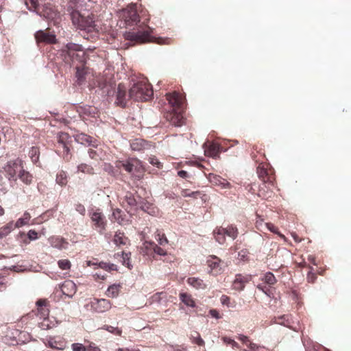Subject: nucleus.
I'll list each match as a JSON object with an SVG mask.
<instances>
[{
	"label": "nucleus",
	"instance_id": "f257e3e1",
	"mask_svg": "<svg viewBox=\"0 0 351 351\" xmlns=\"http://www.w3.org/2000/svg\"><path fill=\"white\" fill-rule=\"evenodd\" d=\"M80 4L78 0H69L67 3L66 10L69 13L73 25L82 32L83 36L86 39L93 38L99 33L100 27L96 19L97 16L93 13L87 15L79 11Z\"/></svg>",
	"mask_w": 351,
	"mask_h": 351
},
{
	"label": "nucleus",
	"instance_id": "f03ea898",
	"mask_svg": "<svg viewBox=\"0 0 351 351\" xmlns=\"http://www.w3.org/2000/svg\"><path fill=\"white\" fill-rule=\"evenodd\" d=\"M154 95L152 86L145 80L139 81L130 88L128 97L137 101H147Z\"/></svg>",
	"mask_w": 351,
	"mask_h": 351
},
{
	"label": "nucleus",
	"instance_id": "7ed1b4c3",
	"mask_svg": "<svg viewBox=\"0 0 351 351\" xmlns=\"http://www.w3.org/2000/svg\"><path fill=\"white\" fill-rule=\"evenodd\" d=\"M152 32V29L147 26L146 29L143 31H138L137 32H128L125 34V38L128 40L139 43L149 42L156 43L159 45H169L171 43V40L169 38H155L151 35Z\"/></svg>",
	"mask_w": 351,
	"mask_h": 351
},
{
	"label": "nucleus",
	"instance_id": "20e7f679",
	"mask_svg": "<svg viewBox=\"0 0 351 351\" xmlns=\"http://www.w3.org/2000/svg\"><path fill=\"white\" fill-rule=\"evenodd\" d=\"M116 167L119 169H124L130 173L134 179L137 180H140L143 178L145 171L141 161L134 158L125 160H118L116 162Z\"/></svg>",
	"mask_w": 351,
	"mask_h": 351
},
{
	"label": "nucleus",
	"instance_id": "39448f33",
	"mask_svg": "<svg viewBox=\"0 0 351 351\" xmlns=\"http://www.w3.org/2000/svg\"><path fill=\"white\" fill-rule=\"evenodd\" d=\"M64 52H66L65 60L71 62H78L83 63L85 62V52L81 45L75 43H68L65 46Z\"/></svg>",
	"mask_w": 351,
	"mask_h": 351
},
{
	"label": "nucleus",
	"instance_id": "423d86ee",
	"mask_svg": "<svg viewBox=\"0 0 351 351\" xmlns=\"http://www.w3.org/2000/svg\"><path fill=\"white\" fill-rule=\"evenodd\" d=\"M121 21H124L125 25H133L139 21V16L137 13L136 4L130 3L127 8L119 12Z\"/></svg>",
	"mask_w": 351,
	"mask_h": 351
},
{
	"label": "nucleus",
	"instance_id": "0eeeda50",
	"mask_svg": "<svg viewBox=\"0 0 351 351\" xmlns=\"http://www.w3.org/2000/svg\"><path fill=\"white\" fill-rule=\"evenodd\" d=\"M24 168V161L17 158L14 160L8 161L3 167L6 177L9 180L16 181L19 174Z\"/></svg>",
	"mask_w": 351,
	"mask_h": 351
},
{
	"label": "nucleus",
	"instance_id": "6e6552de",
	"mask_svg": "<svg viewBox=\"0 0 351 351\" xmlns=\"http://www.w3.org/2000/svg\"><path fill=\"white\" fill-rule=\"evenodd\" d=\"M256 173L259 179L264 183L271 186L274 185L276 180L275 171L270 164L267 162H261L256 168Z\"/></svg>",
	"mask_w": 351,
	"mask_h": 351
},
{
	"label": "nucleus",
	"instance_id": "1a4fd4ad",
	"mask_svg": "<svg viewBox=\"0 0 351 351\" xmlns=\"http://www.w3.org/2000/svg\"><path fill=\"white\" fill-rule=\"evenodd\" d=\"M206 264L209 268L208 273L213 276L222 274L226 266L224 262L215 255L208 256L206 259Z\"/></svg>",
	"mask_w": 351,
	"mask_h": 351
},
{
	"label": "nucleus",
	"instance_id": "9d476101",
	"mask_svg": "<svg viewBox=\"0 0 351 351\" xmlns=\"http://www.w3.org/2000/svg\"><path fill=\"white\" fill-rule=\"evenodd\" d=\"M90 217L93 224L94 228L98 231L99 234H103L106 230L107 221L104 214L99 210L90 213Z\"/></svg>",
	"mask_w": 351,
	"mask_h": 351
},
{
	"label": "nucleus",
	"instance_id": "9b49d317",
	"mask_svg": "<svg viewBox=\"0 0 351 351\" xmlns=\"http://www.w3.org/2000/svg\"><path fill=\"white\" fill-rule=\"evenodd\" d=\"M90 306L93 311L102 313L109 311L112 308V302L105 298H93L90 302Z\"/></svg>",
	"mask_w": 351,
	"mask_h": 351
},
{
	"label": "nucleus",
	"instance_id": "f8f14e48",
	"mask_svg": "<svg viewBox=\"0 0 351 351\" xmlns=\"http://www.w3.org/2000/svg\"><path fill=\"white\" fill-rule=\"evenodd\" d=\"M166 98L173 110H180L184 103V99L181 94L178 92H173L166 94Z\"/></svg>",
	"mask_w": 351,
	"mask_h": 351
},
{
	"label": "nucleus",
	"instance_id": "ddd939ff",
	"mask_svg": "<svg viewBox=\"0 0 351 351\" xmlns=\"http://www.w3.org/2000/svg\"><path fill=\"white\" fill-rule=\"evenodd\" d=\"M179 110H172L165 114L166 119L174 126H181L184 123V117Z\"/></svg>",
	"mask_w": 351,
	"mask_h": 351
},
{
	"label": "nucleus",
	"instance_id": "4468645a",
	"mask_svg": "<svg viewBox=\"0 0 351 351\" xmlns=\"http://www.w3.org/2000/svg\"><path fill=\"white\" fill-rule=\"evenodd\" d=\"M35 38L38 43H45L48 44L55 43L56 41V36L50 32L46 30H39L35 34Z\"/></svg>",
	"mask_w": 351,
	"mask_h": 351
},
{
	"label": "nucleus",
	"instance_id": "2eb2a0df",
	"mask_svg": "<svg viewBox=\"0 0 351 351\" xmlns=\"http://www.w3.org/2000/svg\"><path fill=\"white\" fill-rule=\"evenodd\" d=\"M252 276L250 274L243 275L237 274L233 282V289L237 291H242L245 288V284L251 281Z\"/></svg>",
	"mask_w": 351,
	"mask_h": 351
},
{
	"label": "nucleus",
	"instance_id": "dca6fc26",
	"mask_svg": "<svg viewBox=\"0 0 351 351\" xmlns=\"http://www.w3.org/2000/svg\"><path fill=\"white\" fill-rule=\"evenodd\" d=\"M63 295L71 298L77 291V286L73 281L67 280L59 285Z\"/></svg>",
	"mask_w": 351,
	"mask_h": 351
},
{
	"label": "nucleus",
	"instance_id": "f3484780",
	"mask_svg": "<svg viewBox=\"0 0 351 351\" xmlns=\"http://www.w3.org/2000/svg\"><path fill=\"white\" fill-rule=\"evenodd\" d=\"M152 144L143 138H138L130 141V147L135 152H143L150 149Z\"/></svg>",
	"mask_w": 351,
	"mask_h": 351
},
{
	"label": "nucleus",
	"instance_id": "a211bd4d",
	"mask_svg": "<svg viewBox=\"0 0 351 351\" xmlns=\"http://www.w3.org/2000/svg\"><path fill=\"white\" fill-rule=\"evenodd\" d=\"M126 91V87L123 84H119L118 85L115 104L122 108H125L127 104L128 95Z\"/></svg>",
	"mask_w": 351,
	"mask_h": 351
},
{
	"label": "nucleus",
	"instance_id": "6ab92c4d",
	"mask_svg": "<svg viewBox=\"0 0 351 351\" xmlns=\"http://www.w3.org/2000/svg\"><path fill=\"white\" fill-rule=\"evenodd\" d=\"M56 152L59 155L62 156L63 159L68 162L71 158V154L70 153V147L71 146L67 145L64 143H56Z\"/></svg>",
	"mask_w": 351,
	"mask_h": 351
},
{
	"label": "nucleus",
	"instance_id": "aec40b11",
	"mask_svg": "<svg viewBox=\"0 0 351 351\" xmlns=\"http://www.w3.org/2000/svg\"><path fill=\"white\" fill-rule=\"evenodd\" d=\"M47 300L40 299L36 302L37 310L36 314L40 317V319L48 317L49 310L47 307Z\"/></svg>",
	"mask_w": 351,
	"mask_h": 351
},
{
	"label": "nucleus",
	"instance_id": "412c9836",
	"mask_svg": "<svg viewBox=\"0 0 351 351\" xmlns=\"http://www.w3.org/2000/svg\"><path fill=\"white\" fill-rule=\"evenodd\" d=\"M46 345L53 349L63 350L66 347V342L63 338L53 337L50 338Z\"/></svg>",
	"mask_w": 351,
	"mask_h": 351
},
{
	"label": "nucleus",
	"instance_id": "4be33fe9",
	"mask_svg": "<svg viewBox=\"0 0 351 351\" xmlns=\"http://www.w3.org/2000/svg\"><path fill=\"white\" fill-rule=\"evenodd\" d=\"M50 245L58 250L66 249L69 244L68 241L63 237L58 236H52L49 238Z\"/></svg>",
	"mask_w": 351,
	"mask_h": 351
},
{
	"label": "nucleus",
	"instance_id": "5701e85b",
	"mask_svg": "<svg viewBox=\"0 0 351 351\" xmlns=\"http://www.w3.org/2000/svg\"><path fill=\"white\" fill-rule=\"evenodd\" d=\"M122 285L121 283L113 284L108 287L106 291V295L108 298H117L121 291Z\"/></svg>",
	"mask_w": 351,
	"mask_h": 351
},
{
	"label": "nucleus",
	"instance_id": "b1692460",
	"mask_svg": "<svg viewBox=\"0 0 351 351\" xmlns=\"http://www.w3.org/2000/svg\"><path fill=\"white\" fill-rule=\"evenodd\" d=\"M113 242L117 246L126 245L129 243V239L124 232L117 231L113 238Z\"/></svg>",
	"mask_w": 351,
	"mask_h": 351
},
{
	"label": "nucleus",
	"instance_id": "393cba45",
	"mask_svg": "<svg viewBox=\"0 0 351 351\" xmlns=\"http://www.w3.org/2000/svg\"><path fill=\"white\" fill-rule=\"evenodd\" d=\"M75 140L81 144L87 145H93L95 146V141H93V137L88 136L84 133L77 134L75 136Z\"/></svg>",
	"mask_w": 351,
	"mask_h": 351
},
{
	"label": "nucleus",
	"instance_id": "a878e982",
	"mask_svg": "<svg viewBox=\"0 0 351 351\" xmlns=\"http://www.w3.org/2000/svg\"><path fill=\"white\" fill-rule=\"evenodd\" d=\"M179 298L180 301L186 306L194 308L196 303L192 295L188 293H180Z\"/></svg>",
	"mask_w": 351,
	"mask_h": 351
},
{
	"label": "nucleus",
	"instance_id": "bb28decb",
	"mask_svg": "<svg viewBox=\"0 0 351 351\" xmlns=\"http://www.w3.org/2000/svg\"><path fill=\"white\" fill-rule=\"evenodd\" d=\"M215 240L220 244H223L226 241V232L223 227H217L213 231Z\"/></svg>",
	"mask_w": 351,
	"mask_h": 351
},
{
	"label": "nucleus",
	"instance_id": "cd10ccee",
	"mask_svg": "<svg viewBox=\"0 0 351 351\" xmlns=\"http://www.w3.org/2000/svg\"><path fill=\"white\" fill-rule=\"evenodd\" d=\"M17 178H19L25 184L29 185L32 183L34 177L29 171L25 170L23 168Z\"/></svg>",
	"mask_w": 351,
	"mask_h": 351
},
{
	"label": "nucleus",
	"instance_id": "c85d7f7f",
	"mask_svg": "<svg viewBox=\"0 0 351 351\" xmlns=\"http://www.w3.org/2000/svg\"><path fill=\"white\" fill-rule=\"evenodd\" d=\"M15 228L13 221H11L0 228V239L8 236Z\"/></svg>",
	"mask_w": 351,
	"mask_h": 351
},
{
	"label": "nucleus",
	"instance_id": "c756f323",
	"mask_svg": "<svg viewBox=\"0 0 351 351\" xmlns=\"http://www.w3.org/2000/svg\"><path fill=\"white\" fill-rule=\"evenodd\" d=\"M31 215L27 211H25L23 216L17 219V221L14 223L15 228H19L29 223V221L31 219Z\"/></svg>",
	"mask_w": 351,
	"mask_h": 351
},
{
	"label": "nucleus",
	"instance_id": "7c9ffc66",
	"mask_svg": "<svg viewBox=\"0 0 351 351\" xmlns=\"http://www.w3.org/2000/svg\"><path fill=\"white\" fill-rule=\"evenodd\" d=\"M187 282L189 285H190L191 286L197 289L206 288V285L204 283V281L199 278H189L187 279Z\"/></svg>",
	"mask_w": 351,
	"mask_h": 351
},
{
	"label": "nucleus",
	"instance_id": "2f4dec72",
	"mask_svg": "<svg viewBox=\"0 0 351 351\" xmlns=\"http://www.w3.org/2000/svg\"><path fill=\"white\" fill-rule=\"evenodd\" d=\"M205 155L215 158L219 155V147L215 143H211L205 149Z\"/></svg>",
	"mask_w": 351,
	"mask_h": 351
},
{
	"label": "nucleus",
	"instance_id": "473e14b6",
	"mask_svg": "<svg viewBox=\"0 0 351 351\" xmlns=\"http://www.w3.org/2000/svg\"><path fill=\"white\" fill-rule=\"evenodd\" d=\"M29 156L32 162L35 164H39L40 150L38 147H32L29 152Z\"/></svg>",
	"mask_w": 351,
	"mask_h": 351
},
{
	"label": "nucleus",
	"instance_id": "72a5a7b5",
	"mask_svg": "<svg viewBox=\"0 0 351 351\" xmlns=\"http://www.w3.org/2000/svg\"><path fill=\"white\" fill-rule=\"evenodd\" d=\"M223 230H225L226 235L232 239H235L239 234L237 228L233 225H228L227 227L223 228Z\"/></svg>",
	"mask_w": 351,
	"mask_h": 351
},
{
	"label": "nucleus",
	"instance_id": "f704fd0d",
	"mask_svg": "<svg viewBox=\"0 0 351 351\" xmlns=\"http://www.w3.org/2000/svg\"><path fill=\"white\" fill-rule=\"evenodd\" d=\"M149 246H146L147 248L149 247L153 250V252L160 256H165L167 254L165 250L162 247L158 246L154 242L147 243Z\"/></svg>",
	"mask_w": 351,
	"mask_h": 351
},
{
	"label": "nucleus",
	"instance_id": "c9c22d12",
	"mask_svg": "<svg viewBox=\"0 0 351 351\" xmlns=\"http://www.w3.org/2000/svg\"><path fill=\"white\" fill-rule=\"evenodd\" d=\"M57 142L59 143H64L67 145L71 146V138L69 134L65 132H60L57 136Z\"/></svg>",
	"mask_w": 351,
	"mask_h": 351
},
{
	"label": "nucleus",
	"instance_id": "e433bc0d",
	"mask_svg": "<svg viewBox=\"0 0 351 351\" xmlns=\"http://www.w3.org/2000/svg\"><path fill=\"white\" fill-rule=\"evenodd\" d=\"M80 114H83L84 115L94 117L97 113V108L93 106H86L84 107L80 108Z\"/></svg>",
	"mask_w": 351,
	"mask_h": 351
},
{
	"label": "nucleus",
	"instance_id": "4c0bfd02",
	"mask_svg": "<svg viewBox=\"0 0 351 351\" xmlns=\"http://www.w3.org/2000/svg\"><path fill=\"white\" fill-rule=\"evenodd\" d=\"M190 339L192 343L198 346H204V341L201 338L198 332L194 331L191 334Z\"/></svg>",
	"mask_w": 351,
	"mask_h": 351
},
{
	"label": "nucleus",
	"instance_id": "58836bf2",
	"mask_svg": "<svg viewBox=\"0 0 351 351\" xmlns=\"http://www.w3.org/2000/svg\"><path fill=\"white\" fill-rule=\"evenodd\" d=\"M56 182L61 185L65 186L67 184L66 173L64 171H60L56 176Z\"/></svg>",
	"mask_w": 351,
	"mask_h": 351
},
{
	"label": "nucleus",
	"instance_id": "ea45409f",
	"mask_svg": "<svg viewBox=\"0 0 351 351\" xmlns=\"http://www.w3.org/2000/svg\"><path fill=\"white\" fill-rule=\"evenodd\" d=\"M156 239L157 240L158 244L161 246H165L168 243V239H167L165 234L162 233L160 230H157L156 232Z\"/></svg>",
	"mask_w": 351,
	"mask_h": 351
},
{
	"label": "nucleus",
	"instance_id": "a19ab883",
	"mask_svg": "<svg viewBox=\"0 0 351 351\" xmlns=\"http://www.w3.org/2000/svg\"><path fill=\"white\" fill-rule=\"evenodd\" d=\"M38 238V233L34 230H30L27 234V237L23 239L25 244H28L31 241L36 240Z\"/></svg>",
	"mask_w": 351,
	"mask_h": 351
},
{
	"label": "nucleus",
	"instance_id": "79ce46f5",
	"mask_svg": "<svg viewBox=\"0 0 351 351\" xmlns=\"http://www.w3.org/2000/svg\"><path fill=\"white\" fill-rule=\"evenodd\" d=\"M77 170L80 172L89 175L94 174V169L91 166L86 164H80L78 165Z\"/></svg>",
	"mask_w": 351,
	"mask_h": 351
},
{
	"label": "nucleus",
	"instance_id": "37998d69",
	"mask_svg": "<svg viewBox=\"0 0 351 351\" xmlns=\"http://www.w3.org/2000/svg\"><path fill=\"white\" fill-rule=\"evenodd\" d=\"M211 182L217 185L221 186L222 188H230V184L228 182L221 179L220 177L215 176Z\"/></svg>",
	"mask_w": 351,
	"mask_h": 351
},
{
	"label": "nucleus",
	"instance_id": "c03bdc74",
	"mask_svg": "<svg viewBox=\"0 0 351 351\" xmlns=\"http://www.w3.org/2000/svg\"><path fill=\"white\" fill-rule=\"evenodd\" d=\"M264 280L269 285H274L277 282L276 277L271 272H267L265 274Z\"/></svg>",
	"mask_w": 351,
	"mask_h": 351
},
{
	"label": "nucleus",
	"instance_id": "a18cd8bd",
	"mask_svg": "<svg viewBox=\"0 0 351 351\" xmlns=\"http://www.w3.org/2000/svg\"><path fill=\"white\" fill-rule=\"evenodd\" d=\"M130 253H125L122 252L121 253V262L123 265H125L129 269H131L132 266L130 264Z\"/></svg>",
	"mask_w": 351,
	"mask_h": 351
},
{
	"label": "nucleus",
	"instance_id": "49530a36",
	"mask_svg": "<svg viewBox=\"0 0 351 351\" xmlns=\"http://www.w3.org/2000/svg\"><path fill=\"white\" fill-rule=\"evenodd\" d=\"M112 217L114 220L119 224H122L123 222V218L122 217V210L117 208L113 210Z\"/></svg>",
	"mask_w": 351,
	"mask_h": 351
},
{
	"label": "nucleus",
	"instance_id": "de8ad7c7",
	"mask_svg": "<svg viewBox=\"0 0 351 351\" xmlns=\"http://www.w3.org/2000/svg\"><path fill=\"white\" fill-rule=\"evenodd\" d=\"M223 342L227 345H230L232 348L239 349V345L237 342H236L234 339H232L228 337H223L221 338Z\"/></svg>",
	"mask_w": 351,
	"mask_h": 351
},
{
	"label": "nucleus",
	"instance_id": "09e8293b",
	"mask_svg": "<svg viewBox=\"0 0 351 351\" xmlns=\"http://www.w3.org/2000/svg\"><path fill=\"white\" fill-rule=\"evenodd\" d=\"M265 225L268 230H269L271 232L277 234L280 238L285 240L286 239L285 235L278 232V228L276 226H275L273 223H266Z\"/></svg>",
	"mask_w": 351,
	"mask_h": 351
},
{
	"label": "nucleus",
	"instance_id": "8fccbe9b",
	"mask_svg": "<svg viewBox=\"0 0 351 351\" xmlns=\"http://www.w3.org/2000/svg\"><path fill=\"white\" fill-rule=\"evenodd\" d=\"M58 265L62 270L69 269L71 267V263L68 259H62L58 261Z\"/></svg>",
	"mask_w": 351,
	"mask_h": 351
},
{
	"label": "nucleus",
	"instance_id": "3c124183",
	"mask_svg": "<svg viewBox=\"0 0 351 351\" xmlns=\"http://www.w3.org/2000/svg\"><path fill=\"white\" fill-rule=\"evenodd\" d=\"M191 195V197L193 199L201 198L204 202H206L207 199L206 195L199 191H193Z\"/></svg>",
	"mask_w": 351,
	"mask_h": 351
},
{
	"label": "nucleus",
	"instance_id": "603ef678",
	"mask_svg": "<svg viewBox=\"0 0 351 351\" xmlns=\"http://www.w3.org/2000/svg\"><path fill=\"white\" fill-rule=\"evenodd\" d=\"M310 271L307 274L306 280L308 282L314 283L317 279V275L313 272V268L311 266H308Z\"/></svg>",
	"mask_w": 351,
	"mask_h": 351
},
{
	"label": "nucleus",
	"instance_id": "864d4df0",
	"mask_svg": "<svg viewBox=\"0 0 351 351\" xmlns=\"http://www.w3.org/2000/svg\"><path fill=\"white\" fill-rule=\"evenodd\" d=\"M125 202H127V204L131 206H135L136 204V202L135 198L134 197V195L130 193H127V195H125Z\"/></svg>",
	"mask_w": 351,
	"mask_h": 351
},
{
	"label": "nucleus",
	"instance_id": "5fc2aeb1",
	"mask_svg": "<svg viewBox=\"0 0 351 351\" xmlns=\"http://www.w3.org/2000/svg\"><path fill=\"white\" fill-rule=\"evenodd\" d=\"M71 347L73 351H86V346L82 343H75L72 344Z\"/></svg>",
	"mask_w": 351,
	"mask_h": 351
},
{
	"label": "nucleus",
	"instance_id": "6e6d98bb",
	"mask_svg": "<svg viewBox=\"0 0 351 351\" xmlns=\"http://www.w3.org/2000/svg\"><path fill=\"white\" fill-rule=\"evenodd\" d=\"M163 295H165L163 292L156 293L154 294L151 298L152 302H160L162 298Z\"/></svg>",
	"mask_w": 351,
	"mask_h": 351
},
{
	"label": "nucleus",
	"instance_id": "4d7b16f0",
	"mask_svg": "<svg viewBox=\"0 0 351 351\" xmlns=\"http://www.w3.org/2000/svg\"><path fill=\"white\" fill-rule=\"evenodd\" d=\"M106 330L117 335H121L122 332L121 329H119V328L113 327L112 326H107Z\"/></svg>",
	"mask_w": 351,
	"mask_h": 351
},
{
	"label": "nucleus",
	"instance_id": "13d9d810",
	"mask_svg": "<svg viewBox=\"0 0 351 351\" xmlns=\"http://www.w3.org/2000/svg\"><path fill=\"white\" fill-rule=\"evenodd\" d=\"M149 162L159 169L162 167V163L155 157L150 158Z\"/></svg>",
	"mask_w": 351,
	"mask_h": 351
},
{
	"label": "nucleus",
	"instance_id": "bf43d9fd",
	"mask_svg": "<svg viewBox=\"0 0 351 351\" xmlns=\"http://www.w3.org/2000/svg\"><path fill=\"white\" fill-rule=\"evenodd\" d=\"M75 210L77 212H78L80 214L82 215H84L86 213V208L84 206L80 203L75 205Z\"/></svg>",
	"mask_w": 351,
	"mask_h": 351
},
{
	"label": "nucleus",
	"instance_id": "052dcab7",
	"mask_svg": "<svg viewBox=\"0 0 351 351\" xmlns=\"http://www.w3.org/2000/svg\"><path fill=\"white\" fill-rule=\"evenodd\" d=\"M39 324V326L43 330L49 328V320L47 318L43 319V322Z\"/></svg>",
	"mask_w": 351,
	"mask_h": 351
},
{
	"label": "nucleus",
	"instance_id": "680f3d73",
	"mask_svg": "<svg viewBox=\"0 0 351 351\" xmlns=\"http://www.w3.org/2000/svg\"><path fill=\"white\" fill-rule=\"evenodd\" d=\"M88 154L92 159L96 160L99 157V154H97V152L93 149H88Z\"/></svg>",
	"mask_w": 351,
	"mask_h": 351
},
{
	"label": "nucleus",
	"instance_id": "e2e57ef3",
	"mask_svg": "<svg viewBox=\"0 0 351 351\" xmlns=\"http://www.w3.org/2000/svg\"><path fill=\"white\" fill-rule=\"evenodd\" d=\"M237 339L245 344H247L250 342L248 337L245 336L243 335H239Z\"/></svg>",
	"mask_w": 351,
	"mask_h": 351
},
{
	"label": "nucleus",
	"instance_id": "0e129e2a",
	"mask_svg": "<svg viewBox=\"0 0 351 351\" xmlns=\"http://www.w3.org/2000/svg\"><path fill=\"white\" fill-rule=\"evenodd\" d=\"M209 313L210 315L213 317H215L216 319H219L221 318V316L218 312V311H217L216 309H211L209 311Z\"/></svg>",
	"mask_w": 351,
	"mask_h": 351
},
{
	"label": "nucleus",
	"instance_id": "69168bd1",
	"mask_svg": "<svg viewBox=\"0 0 351 351\" xmlns=\"http://www.w3.org/2000/svg\"><path fill=\"white\" fill-rule=\"evenodd\" d=\"M192 191H191L189 189H182L181 191V195L184 197H191V193Z\"/></svg>",
	"mask_w": 351,
	"mask_h": 351
},
{
	"label": "nucleus",
	"instance_id": "338daca9",
	"mask_svg": "<svg viewBox=\"0 0 351 351\" xmlns=\"http://www.w3.org/2000/svg\"><path fill=\"white\" fill-rule=\"evenodd\" d=\"M178 176H180L182 178H189V173L187 171L184 170H180L178 172Z\"/></svg>",
	"mask_w": 351,
	"mask_h": 351
},
{
	"label": "nucleus",
	"instance_id": "774afa93",
	"mask_svg": "<svg viewBox=\"0 0 351 351\" xmlns=\"http://www.w3.org/2000/svg\"><path fill=\"white\" fill-rule=\"evenodd\" d=\"M86 351H101V350L99 347L95 346V345H90L86 348Z\"/></svg>",
	"mask_w": 351,
	"mask_h": 351
}]
</instances>
